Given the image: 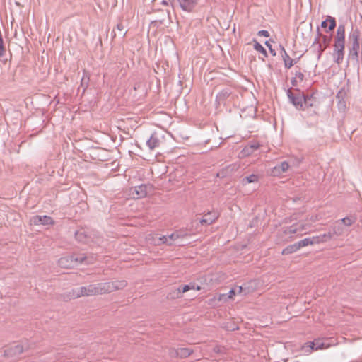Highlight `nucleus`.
<instances>
[{
	"label": "nucleus",
	"instance_id": "obj_1",
	"mask_svg": "<svg viewBox=\"0 0 362 362\" xmlns=\"http://www.w3.org/2000/svg\"><path fill=\"white\" fill-rule=\"evenodd\" d=\"M127 285V283L124 280L89 284L86 286H81L73 290L72 296L76 298L81 296L103 295L117 290L123 289Z\"/></svg>",
	"mask_w": 362,
	"mask_h": 362
},
{
	"label": "nucleus",
	"instance_id": "obj_2",
	"mask_svg": "<svg viewBox=\"0 0 362 362\" xmlns=\"http://www.w3.org/2000/svg\"><path fill=\"white\" fill-rule=\"evenodd\" d=\"M345 26L340 24L337 30V34L334 37V49L332 57L334 62L340 65L344 58L345 53Z\"/></svg>",
	"mask_w": 362,
	"mask_h": 362
},
{
	"label": "nucleus",
	"instance_id": "obj_3",
	"mask_svg": "<svg viewBox=\"0 0 362 362\" xmlns=\"http://www.w3.org/2000/svg\"><path fill=\"white\" fill-rule=\"evenodd\" d=\"M95 260L93 256H86L83 254L68 255L61 257L58 260V264L60 267L64 269H71L81 264H93Z\"/></svg>",
	"mask_w": 362,
	"mask_h": 362
},
{
	"label": "nucleus",
	"instance_id": "obj_4",
	"mask_svg": "<svg viewBox=\"0 0 362 362\" xmlns=\"http://www.w3.org/2000/svg\"><path fill=\"white\" fill-rule=\"evenodd\" d=\"M359 37L360 32L358 29L353 30L349 35V38L351 40V45L349 47L348 57L350 60L356 62H358V51L360 49Z\"/></svg>",
	"mask_w": 362,
	"mask_h": 362
},
{
	"label": "nucleus",
	"instance_id": "obj_5",
	"mask_svg": "<svg viewBox=\"0 0 362 362\" xmlns=\"http://www.w3.org/2000/svg\"><path fill=\"white\" fill-rule=\"evenodd\" d=\"M286 95L290 103H291L297 110H303V100L305 95L303 92L299 89H295L293 91L291 88L287 90Z\"/></svg>",
	"mask_w": 362,
	"mask_h": 362
},
{
	"label": "nucleus",
	"instance_id": "obj_6",
	"mask_svg": "<svg viewBox=\"0 0 362 362\" xmlns=\"http://www.w3.org/2000/svg\"><path fill=\"white\" fill-rule=\"evenodd\" d=\"M151 187L147 185H141L131 189L130 193L134 199H141L147 196Z\"/></svg>",
	"mask_w": 362,
	"mask_h": 362
},
{
	"label": "nucleus",
	"instance_id": "obj_7",
	"mask_svg": "<svg viewBox=\"0 0 362 362\" xmlns=\"http://www.w3.org/2000/svg\"><path fill=\"white\" fill-rule=\"evenodd\" d=\"M24 351V347L20 344H12L6 348L4 351V355L6 357L11 358L19 356Z\"/></svg>",
	"mask_w": 362,
	"mask_h": 362
},
{
	"label": "nucleus",
	"instance_id": "obj_8",
	"mask_svg": "<svg viewBox=\"0 0 362 362\" xmlns=\"http://www.w3.org/2000/svg\"><path fill=\"white\" fill-rule=\"evenodd\" d=\"M30 224L37 226H49L54 224L53 219L48 216H38L35 215L30 218Z\"/></svg>",
	"mask_w": 362,
	"mask_h": 362
},
{
	"label": "nucleus",
	"instance_id": "obj_9",
	"mask_svg": "<svg viewBox=\"0 0 362 362\" xmlns=\"http://www.w3.org/2000/svg\"><path fill=\"white\" fill-rule=\"evenodd\" d=\"M320 36L322 37L323 42L325 44H326V45H328L329 41H330V40H331L330 37H328V36H326V35H322V34L320 32L319 28H317V37H315V40H314V42L313 43V47H317V52H318V54H317V57L318 58L320 57V56L322 54L323 51L326 48V47H325L324 49L322 48V45H321V44L319 42V38H320ZM325 47H327V45Z\"/></svg>",
	"mask_w": 362,
	"mask_h": 362
},
{
	"label": "nucleus",
	"instance_id": "obj_10",
	"mask_svg": "<svg viewBox=\"0 0 362 362\" xmlns=\"http://www.w3.org/2000/svg\"><path fill=\"white\" fill-rule=\"evenodd\" d=\"M329 346L328 344H326L320 340H316L313 342H308L303 346V349L308 348V351L311 352L313 350H318L322 349H327Z\"/></svg>",
	"mask_w": 362,
	"mask_h": 362
},
{
	"label": "nucleus",
	"instance_id": "obj_11",
	"mask_svg": "<svg viewBox=\"0 0 362 362\" xmlns=\"http://www.w3.org/2000/svg\"><path fill=\"white\" fill-rule=\"evenodd\" d=\"M180 8L187 12H191L197 5L199 0H177Z\"/></svg>",
	"mask_w": 362,
	"mask_h": 362
},
{
	"label": "nucleus",
	"instance_id": "obj_12",
	"mask_svg": "<svg viewBox=\"0 0 362 362\" xmlns=\"http://www.w3.org/2000/svg\"><path fill=\"white\" fill-rule=\"evenodd\" d=\"M305 230V226L303 223H296L284 230V233L286 235H293L301 233Z\"/></svg>",
	"mask_w": 362,
	"mask_h": 362
},
{
	"label": "nucleus",
	"instance_id": "obj_13",
	"mask_svg": "<svg viewBox=\"0 0 362 362\" xmlns=\"http://www.w3.org/2000/svg\"><path fill=\"white\" fill-rule=\"evenodd\" d=\"M192 351L188 348H180L178 349H172L170 352L171 356H177L180 358H187L190 356Z\"/></svg>",
	"mask_w": 362,
	"mask_h": 362
},
{
	"label": "nucleus",
	"instance_id": "obj_14",
	"mask_svg": "<svg viewBox=\"0 0 362 362\" xmlns=\"http://www.w3.org/2000/svg\"><path fill=\"white\" fill-rule=\"evenodd\" d=\"M218 218V214L216 211H211L205 214L203 218L200 221L201 224L210 225L213 223Z\"/></svg>",
	"mask_w": 362,
	"mask_h": 362
},
{
	"label": "nucleus",
	"instance_id": "obj_15",
	"mask_svg": "<svg viewBox=\"0 0 362 362\" xmlns=\"http://www.w3.org/2000/svg\"><path fill=\"white\" fill-rule=\"evenodd\" d=\"M160 144V140L156 133H153L150 138L146 141V145L151 150L158 148Z\"/></svg>",
	"mask_w": 362,
	"mask_h": 362
},
{
	"label": "nucleus",
	"instance_id": "obj_16",
	"mask_svg": "<svg viewBox=\"0 0 362 362\" xmlns=\"http://www.w3.org/2000/svg\"><path fill=\"white\" fill-rule=\"evenodd\" d=\"M332 238V233L330 231L322 235L312 237L313 245L327 242Z\"/></svg>",
	"mask_w": 362,
	"mask_h": 362
},
{
	"label": "nucleus",
	"instance_id": "obj_17",
	"mask_svg": "<svg viewBox=\"0 0 362 362\" xmlns=\"http://www.w3.org/2000/svg\"><path fill=\"white\" fill-rule=\"evenodd\" d=\"M289 168V165L286 161L281 162L279 165L275 166L272 171L273 175H280L286 172Z\"/></svg>",
	"mask_w": 362,
	"mask_h": 362
},
{
	"label": "nucleus",
	"instance_id": "obj_18",
	"mask_svg": "<svg viewBox=\"0 0 362 362\" xmlns=\"http://www.w3.org/2000/svg\"><path fill=\"white\" fill-rule=\"evenodd\" d=\"M345 232L344 226L342 225V223L340 222V221H337L334 226H332V236H341Z\"/></svg>",
	"mask_w": 362,
	"mask_h": 362
},
{
	"label": "nucleus",
	"instance_id": "obj_19",
	"mask_svg": "<svg viewBox=\"0 0 362 362\" xmlns=\"http://www.w3.org/2000/svg\"><path fill=\"white\" fill-rule=\"evenodd\" d=\"M329 23L328 30L326 32H329L332 30L336 27V21L335 18L331 16H327L325 21H323L321 23V27L323 28H326L327 27V23Z\"/></svg>",
	"mask_w": 362,
	"mask_h": 362
},
{
	"label": "nucleus",
	"instance_id": "obj_20",
	"mask_svg": "<svg viewBox=\"0 0 362 362\" xmlns=\"http://www.w3.org/2000/svg\"><path fill=\"white\" fill-rule=\"evenodd\" d=\"M75 236L76 240H78L79 242H83L86 243H90V238L88 236L86 231L84 230L77 231L75 233Z\"/></svg>",
	"mask_w": 362,
	"mask_h": 362
},
{
	"label": "nucleus",
	"instance_id": "obj_21",
	"mask_svg": "<svg viewBox=\"0 0 362 362\" xmlns=\"http://www.w3.org/2000/svg\"><path fill=\"white\" fill-rule=\"evenodd\" d=\"M259 175L256 174H251L249 176L243 178L241 182L243 185H245L249 183H255L259 181Z\"/></svg>",
	"mask_w": 362,
	"mask_h": 362
},
{
	"label": "nucleus",
	"instance_id": "obj_22",
	"mask_svg": "<svg viewBox=\"0 0 362 362\" xmlns=\"http://www.w3.org/2000/svg\"><path fill=\"white\" fill-rule=\"evenodd\" d=\"M281 57H282V59L284 62V66L287 69L291 68L293 66L294 63L297 62L296 60L291 59L289 57V55L287 54V52H285V54H283V55Z\"/></svg>",
	"mask_w": 362,
	"mask_h": 362
},
{
	"label": "nucleus",
	"instance_id": "obj_23",
	"mask_svg": "<svg viewBox=\"0 0 362 362\" xmlns=\"http://www.w3.org/2000/svg\"><path fill=\"white\" fill-rule=\"evenodd\" d=\"M259 146H260V145L258 142H254V143L245 146L243 151H244L245 154L249 155L250 153H252L257 149H258L259 148Z\"/></svg>",
	"mask_w": 362,
	"mask_h": 362
},
{
	"label": "nucleus",
	"instance_id": "obj_24",
	"mask_svg": "<svg viewBox=\"0 0 362 362\" xmlns=\"http://www.w3.org/2000/svg\"><path fill=\"white\" fill-rule=\"evenodd\" d=\"M339 221L344 226H351L356 221V217L354 216H346Z\"/></svg>",
	"mask_w": 362,
	"mask_h": 362
},
{
	"label": "nucleus",
	"instance_id": "obj_25",
	"mask_svg": "<svg viewBox=\"0 0 362 362\" xmlns=\"http://www.w3.org/2000/svg\"><path fill=\"white\" fill-rule=\"evenodd\" d=\"M300 248L298 247V243H294L293 245H290L288 247H286V248H284L282 251V254L283 255L291 254V253L296 252Z\"/></svg>",
	"mask_w": 362,
	"mask_h": 362
},
{
	"label": "nucleus",
	"instance_id": "obj_26",
	"mask_svg": "<svg viewBox=\"0 0 362 362\" xmlns=\"http://www.w3.org/2000/svg\"><path fill=\"white\" fill-rule=\"evenodd\" d=\"M182 297L179 288H173L167 295L168 299H177Z\"/></svg>",
	"mask_w": 362,
	"mask_h": 362
},
{
	"label": "nucleus",
	"instance_id": "obj_27",
	"mask_svg": "<svg viewBox=\"0 0 362 362\" xmlns=\"http://www.w3.org/2000/svg\"><path fill=\"white\" fill-rule=\"evenodd\" d=\"M169 238V245H172L173 244H176L177 245H184L185 244L179 241V239L177 238V234H176L175 232L173 233L170 235H168Z\"/></svg>",
	"mask_w": 362,
	"mask_h": 362
},
{
	"label": "nucleus",
	"instance_id": "obj_28",
	"mask_svg": "<svg viewBox=\"0 0 362 362\" xmlns=\"http://www.w3.org/2000/svg\"><path fill=\"white\" fill-rule=\"evenodd\" d=\"M315 99L313 95H305L303 100V110L305 107H313L314 105Z\"/></svg>",
	"mask_w": 362,
	"mask_h": 362
},
{
	"label": "nucleus",
	"instance_id": "obj_29",
	"mask_svg": "<svg viewBox=\"0 0 362 362\" xmlns=\"http://www.w3.org/2000/svg\"><path fill=\"white\" fill-rule=\"evenodd\" d=\"M89 76L86 71L83 72V77L81 81V86L83 87V91L86 89L88 86Z\"/></svg>",
	"mask_w": 362,
	"mask_h": 362
},
{
	"label": "nucleus",
	"instance_id": "obj_30",
	"mask_svg": "<svg viewBox=\"0 0 362 362\" xmlns=\"http://www.w3.org/2000/svg\"><path fill=\"white\" fill-rule=\"evenodd\" d=\"M299 248L307 246L308 245H313L312 237L307 238L298 242Z\"/></svg>",
	"mask_w": 362,
	"mask_h": 362
},
{
	"label": "nucleus",
	"instance_id": "obj_31",
	"mask_svg": "<svg viewBox=\"0 0 362 362\" xmlns=\"http://www.w3.org/2000/svg\"><path fill=\"white\" fill-rule=\"evenodd\" d=\"M254 48L255 50L263 54L265 57H267V53L266 49L258 42L255 41Z\"/></svg>",
	"mask_w": 362,
	"mask_h": 362
},
{
	"label": "nucleus",
	"instance_id": "obj_32",
	"mask_svg": "<svg viewBox=\"0 0 362 362\" xmlns=\"http://www.w3.org/2000/svg\"><path fill=\"white\" fill-rule=\"evenodd\" d=\"M169 243H170V240H169L168 235V236L163 235V236L160 237L156 243L157 245L166 244V245H169Z\"/></svg>",
	"mask_w": 362,
	"mask_h": 362
},
{
	"label": "nucleus",
	"instance_id": "obj_33",
	"mask_svg": "<svg viewBox=\"0 0 362 362\" xmlns=\"http://www.w3.org/2000/svg\"><path fill=\"white\" fill-rule=\"evenodd\" d=\"M346 92L344 89H341L337 94V99L338 100H345Z\"/></svg>",
	"mask_w": 362,
	"mask_h": 362
},
{
	"label": "nucleus",
	"instance_id": "obj_34",
	"mask_svg": "<svg viewBox=\"0 0 362 362\" xmlns=\"http://www.w3.org/2000/svg\"><path fill=\"white\" fill-rule=\"evenodd\" d=\"M175 233H176V234H177V238H178L179 240L188 235V233L185 230H176Z\"/></svg>",
	"mask_w": 362,
	"mask_h": 362
},
{
	"label": "nucleus",
	"instance_id": "obj_35",
	"mask_svg": "<svg viewBox=\"0 0 362 362\" xmlns=\"http://www.w3.org/2000/svg\"><path fill=\"white\" fill-rule=\"evenodd\" d=\"M337 106L339 110L344 111L346 108V103L345 100H338Z\"/></svg>",
	"mask_w": 362,
	"mask_h": 362
},
{
	"label": "nucleus",
	"instance_id": "obj_36",
	"mask_svg": "<svg viewBox=\"0 0 362 362\" xmlns=\"http://www.w3.org/2000/svg\"><path fill=\"white\" fill-rule=\"evenodd\" d=\"M179 289L180 291V293L182 296V293L191 290V286L190 285H184V286H180Z\"/></svg>",
	"mask_w": 362,
	"mask_h": 362
},
{
	"label": "nucleus",
	"instance_id": "obj_37",
	"mask_svg": "<svg viewBox=\"0 0 362 362\" xmlns=\"http://www.w3.org/2000/svg\"><path fill=\"white\" fill-rule=\"evenodd\" d=\"M265 45L269 48L270 53L273 56H276V52H275V50L274 49H272L271 44L268 41H267L265 42Z\"/></svg>",
	"mask_w": 362,
	"mask_h": 362
},
{
	"label": "nucleus",
	"instance_id": "obj_38",
	"mask_svg": "<svg viewBox=\"0 0 362 362\" xmlns=\"http://www.w3.org/2000/svg\"><path fill=\"white\" fill-rule=\"evenodd\" d=\"M258 35L268 37L269 36V33L267 30H262L258 32Z\"/></svg>",
	"mask_w": 362,
	"mask_h": 362
},
{
	"label": "nucleus",
	"instance_id": "obj_39",
	"mask_svg": "<svg viewBox=\"0 0 362 362\" xmlns=\"http://www.w3.org/2000/svg\"><path fill=\"white\" fill-rule=\"evenodd\" d=\"M295 75H296V78H298L300 81H303L304 74L302 72L296 71Z\"/></svg>",
	"mask_w": 362,
	"mask_h": 362
},
{
	"label": "nucleus",
	"instance_id": "obj_40",
	"mask_svg": "<svg viewBox=\"0 0 362 362\" xmlns=\"http://www.w3.org/2000/svg\"><path fill=\"white\" fill-rule=\"evenodd\" d=\"M228 95H229V94L227 91H223V92L219 93L217 97L219 98H221L222 97L226 98V97H228Z\"/></svg>",
	"mask_w": 362,
	"mask_h": 362
},
{
	"label": "nucleus",
	"instance_id": "obj_41",
	"mask_svg": "<svg viewBox=\"0 0 362 362\" xmlns=\"http://www.w3.org/2000/svg\"><path fill=\"white\" fill-rule=\"evenodd\" d=\"M234 289H236V293H241L245 291V288H243L242 286H237Z\"/></svg>",
	"mask_w": 362,
	"mask_h": 362
},
{
	"label": "nucleus",
	"instance_id": "obj_42",
	"mask_svg": "<svg viewBox=\"0 0 362 362\" xmlns=\"http://www.w3.org/2000/svg\"><path fill=\"white\" fill-rule=\"evenodd\" d=\"M235 293H236V289L232 288L228 292V298H232L233 297V296L235 295Z\"/></svg>",
	"mask_w": 362,
	"mask_h": 362
},
{
	"label": "nucleus",
	"instance_id": "obj_43",
	"mask_svg": "<svg viewBox=\"0 0 362 362\" xmlns=\"http://www.w3.org/2000/svg\"><path fill=\"white\" fill-rule=\"evenodd\" d=\"M117 29L119 31H123L124 30V26L122 23H119L117 25Z\"/></svg>",
	"mask_w": 362,
	"mask_h": 362
},
{
	"label": "nucleus",
	"instance_id": "obj_44",
	"mask_svg": "<svg viewBox=\"0 0 362 362\" xmlns=\"http://www.w3.org/2000/svg\"><path fill=\"white\" fill-rule=\"evenodd\" d=\"M291 83L293 86H297V78H296V77L292 78L291 81Z\"/></svg>",
	"mask_w": 362,
	"mask_h": 362
},
{
	"label": "nucleus",
	"instance_id": "obj_45",
	"mask_svg": "<svg viewBox=\"0 0 362 362\" xmlns=\"http://www.w3.org/2000/svg\"><path fill=\"white\" fill-rule=\"evenodd\" d=\"M191 286V289H194V290H197V291H199L201 289L200 286H195V285L193 284H189Z\"/></svg>",
	"mask_w": 362,
	"mask_h": 362
},
{
	"label": "nucleus",
	"instance_id": "obj_46",
	"mask_svg": "<svg viewBox=\"0 0 362 362\" xmlns=\"http://www.w3.org/2000/svg\"><path fill=\"white\" fill-rule=\"evenodd\" d=\"M279 47H280V49H281V54L282 56L283 54H285V52H286V51L282 45H280Z\"/></svg>",
	"mask_w": 362,
	"mask_h": 362
},
{
	"label": "nucleus",
	"instance_id": "obj_47",
	"mask_svg": "<svg viewBox=\"0 0 362 362\" xmlns=\"http://www.w3.org/2000/svg\"><path fill=\"white\" fill-rule=\"evenodd\" d=\"M161 4L164 6H168L169 5V2L166 0H163Z\"/></svg>",
	"mask_w": 362,
	"mask_h": 362
},
{
	"label": "nucleus",
	"instance_id": "obj_48",
	"mask_svg": "<svg viewBox=\"0 0 362 362\" xmlns=\"http://www.w3.org/2000/svg\"><path fill=\"white\" fill-rule=\"evenodd\" d=\"M214 351H215V352H217V353L221 352V350H220V348H219V347H215V348L214 349Z\"/></svg>",
	"mask_w": 362,
	"mask_h": 362
}]
</instances>
